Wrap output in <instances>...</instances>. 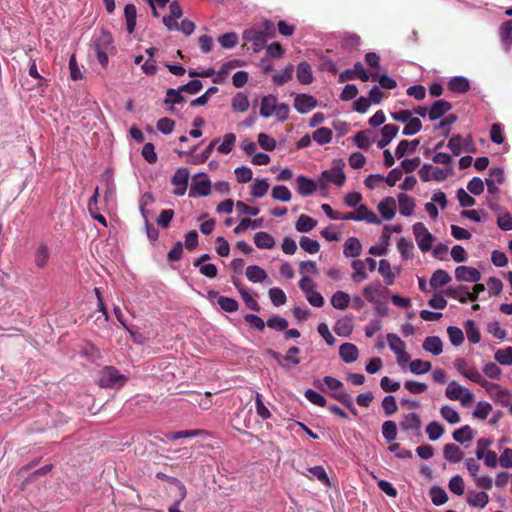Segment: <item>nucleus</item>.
Returning a JSON list of instances; mask_svg holds the SVG:
<instances>
[{
  "mask_svg": "<svg viewBox=\"0 0 512 512\" xmlns=\"http://www.w3.org/2000/svg\"><path fill=\"white\" fill-rule=\"evenodd\" d=\"M275 26L271 20H264L243 32V39L253 43L254 52L263 48L268 39L275 36Z\"/></svg>",
  "mask_w": 512,
  "mask_h": 512,
  "instance_id": "obj_1",
  "label": "nucleus"
},
{
  "mask_svg": "<svg viewBox=\"0 0 512 512\" xmlns=\"http://www.w3.org/2000/svg\"><path fill=\"white\" fill-rule=\"evenodd\" d=\"M127 380V377L120 374L119 371L112 366H105L101 371L98 384L103 388H120Z\"/></svg>",
  "mask_w": 512,
  "mask_h": 512,
  "instance_id": "obj_2",
  "label": "nucleus"
},
{
  "mask_svg": "<svg viewBox=\"0 0 512 512\" xmlns=\"http://www.w3.org/2000/svg\"><path fill=\"white\" fill-rule=\"evenodd\" d=\"M445 396L452 401H460L466 407L474 402V394L456 381H451L445 390Z\"/></svg>",
  "mask_w": 512,
  "mask_h": 512,
  "instance_id": "obj_3",
  "label": "nucleus"
},
{
  "mask_svg": "<svg viewBox=\"0 0 512 512\" xmlns=\"http://www.w3.org/2000/svg\"><path fill=\"white\" fill-rule=\"evenodd\" d=\"M206 298L213 306H219L223 311L233 313L238 310V302L229 297L220 295L215 290H208Z\"/></svg>",
  "mask_w": 512,
  "mask_h": 512,
  "instance_id": "obj_4",
  "label": "nucleus"
},
{
  "mask_svg": "<svg viewBox=\"0 0 512 512\" xmlns=\"http://www.w3.org/2000/svg\"><path fill=\"white\" fill-rule=\"evenodd\" d=\"M413 233L419 249L422 252H428L434 240L433 235L428 231L422 222H417L413 225Z\"/></svg>",
  "mask_w": 512,
  "mask_h": 512,
  "instance_id": "obj_5",
  "label": "nucleus"
},
{
  "mask_svg": "<svg viewBox=\"0 0 512 512\" xmlns=\"http://www.w3.org/2000/svg\"><path fill=\"white\" fill-rule=\"evenodd\" d=\"M343 167H344V163L340 160V161L336 162L331 169L322 171L321 180H320L321 186L322 187L325 186V184L322 182V180L334 183L338 186H342L346 180V176L343 171Z\"/></svg>",
  "mask_w": 512,
  "mask_h": 512,
  "instance_id": "obj_6",
  "label": "nucleus"
},
{
  "mask_svg": "<svg viewBox=\"0 0 512 512\" xmlns=\"http://www.w3.org/2000/svg\"><path fill=\"white\" fill-rule=\"evenodd\" d=\"M211 193V182L205 173H200L193 178L189 190V197L208 196Z\"/></svg>",
  "mask_w": 512,
  "mask_h": 512,
  "instance_id": "obj_7",
  "label": "nucleus"
},
{
  "mask_svg": "<svg viewBox=\"0 0 512 512\" xmlns=\"http://www.w3.org/2000/svg\"><path fill=\"white\" fill-rule=\"evenodd\" d=\"M188 181L189 170L185 167L178 168L171 179V183L176 187L173 194L183 196L187 191Z\"/></svg>",
  "mask_w": 512,
  "mask_h": 512,
  "instance_id": "obj_8",
  "label": "nucleus"
},
{
  "mask_svg": "<svg viewBox=\"0 0 512 512\" xmlns=\"http://www.w3.org/2000/svg\"><path fill=\"white\" fill-rule=\"evenodd\" d=\"M418 173L423 182H428L430 180L443 181L448 175L443 169L434 167L427 163L421 167Z\"/></svg>",
  "mask_w": 512,
  "mask_h": 512,
  "instance_id": "obj_9",
  "label": "nucleus"
},
{
  "mask_svg": "<svg viewBox=\"0 0 512 512\" xmlns=\"http://www.w3.org/2000/svg\"><path fill=\"white\" fill-rule=\"evenodd\" d=\"M355 78H359L363 82H367L370 79V75L365 71L360 62L355 63L352 69L342 71L338 81L342 83Z\"/></svg>",
  "mask_w": 512,
  "mask_h": 512,
  "instance_id": "obj_10",
  "label": "nucleus"
},
{
  "mask_svg": "<svg viewBox=\"0 0 512 512\" xmlns=\"http://www.w3.org/2000/svg\"><path fill=\"white\" fill-rule=\"evenodd\" d=\"M111 43V35L109 33L104 32L102 36L99 39H97L94 44L97 60L104 68L108 65V56L104 48L110 45Z\"/></svg>",
  "mask_w": 512,
  "mask_h": 512,
  "instance_id": "obj_11",
  "label": "nucleus"
},
{
  "mask_svg": "<svg viewBox=\"0 0 512 512\" xmlns=\"http://www.w3.org/2000/svg\"><path fill=\"white\" fill-rule=\"evenodd\" d=\"M318 105L315 97L308 94H298L294 99V108L301 114L308 113Z\"/></svg>",
  "mask_w": 512,
  "mask_h": 512,
  "instance_id": "obj_12",
  "label": "nucleus"
},
{
  "mask_svg": "<svg viewBox=\"0 0 512 512\" xmlns=\"http://www.w3.org/2000/svg\"><path fill=\"white\" fill-rule=\"evenodd\" d=\"M455 276L459 281L478 282L481 279L479 270L469 266H459L455 270Z\"/></svg>",
  "mask_w": 512,
  "mask_h": 512,
  "instance_id": "obj_13",
  "label": "nucleus"
},
{
  "mask_svg": "<svg viewBox=\"0 0 512 512\" xmlns=\"http://www.w3.org/2000/svg\"><path fill=\"white\" fill-rule=\"evenodd\" d=\"M377 208L383 219L391 220L396 214V201L391 196L385 197Z\"/></svg>",
  "mask_w": 512,
  "mask_h": 512,
  "instance_id": "obj_14",
  "label": "nucleus"
},
{
  "mask_svg": "<svg viewBox=\"0 0 512 512\" xmlns=\"http://www.w3.org/2000/svg\"><path fill=\"white\" fill-rule=\"evenodd\" d=\"M452 109V104L446 100L435 101L429 109V119L435 121Z\"/></svg>",
  "mask_w": 512,
  "mask_h": 512,
  "instance_id": "obj_15",
  "label": "nucleus"
},
{
  "mask_svg": "<svg viewBox=\"0 0 512 512\" xmlns=\"http://www.w3.org/2000/svg\"><path fill=\"white\" fill-rule=\"evenodd\" d=\"M339 355L346 364L354 363L359 356V350L352 343H344L339 347Z\"/></svg>",
  "mask_w": 512,
  "mask_h": 512,
  "instance_id": "obj_16",
  "label": "nucleus"
},
{
  "mask_svg": "<svg viewBox=\"0 0 512 512\" xmlns=\"http://www.w3.org/2000/svg\"><path fill=\"white\" fill-rule=\"evenodd\" d=\"M244 62L241 60L233 59L226 63H224L220 70L217 72L216 76L213 78V83L221 84L226 79L229 72L237 67L243 66Z\"/></svg>",
  "mask_w": 512,
  "mask_h": 512,
  "instance_id": "obj_17",
  "label": "nucleus"
},
{
  "mask_svg": "<svg viewBox=\"0 0 512 512\" xmlns=\"http://www.w3.org/2000/svg\"><path fill=\"white\" fill-rule=\"evenodd\" d=\"M296 184L297 191L302 196L312 195L317 189V185L314 180L303 175L297 177Z\"/></svg>",
  "mask_w": 512,
  "mask_h": 512,
  "instance_id": "obj_18",
  "label": "nucleus"
},
{
  "mask_svg": "<svg viewBox=\"0 0 512 512\" xmlns=\"http://www.w3.org/2000/svg\"><path fill=\"white\" fill-rule=\"evenodd\" d=\"M355 216L357 221H366L369 224L377 225L381 223L379 217L366 205H359L355 210Z\"/></svg>",
  "mask_w": 512,
  "mask_h": 512,
  "instance_id": "obj_19",
  "label": "nucleus"
},
{
  "mask_svg": "<svg viewBox=\"0 0 512 512\" xmlns=\"http://www.w3.org/2000/svg\"><path fill=\"white\" fill-rule=\"evenodd\" d=\"M277 101V97L272 94L264 96L260 103V115L264 118L271 117L275 112Z\"/></svg>",
  "mask_w": 512,
  "mask_h": 512,
  "instance_id": "obj_20",
  "label": "nucleus"
},
{
  "mask_svg": "<svg viewBox=\"0 0 512 512\" xmlns=\"http://www.w3.org/2000/svg\"><path fill=\"white\" fill-rule=\"evenodd\" d=\"M448 89L453 93L464 94L469 91V80L462 76H456L449 80Z\"/></svg>",
  "mask_w": 512,
  "mask_h": 512,
  "instance_id": "obj_21",
  "label": "nucleus"
},
{
  "mask_svg": "<svg viewBox=\"0 0 512 512\" xmlns=\"http://www.w3.org/2000/svg\"><path fill=\"white\" fill-rule=\"evenodd\" d=\"M400 427L404 431H419L421 427L420 417L412 412L403 416Z\"/></svg>",
  "mask_w": 512,
  "mask_h": 512,
  "instance_id": "obj_22",
  "label": "nucleus"
},
{
  "mask_svg": "<svg viewBox=\"0 0 512 512\" xmlns=\"http://www.w3.org/2000/svg\"><path fill=\"white\" fill-rule=\"evenodd\" d=\"M443 456L449 463L456 464L462 461L463 452L457 445L449 443L443 448Z\"/></svg>",
  "mask_w": 512,
  "mask_h": 512,
  "instance_id": "obj_23",
  "label": "nucleus"
},
{
  "mask_svg": "<svg viewBox=\"0 0 512 512\" xmlns=\"http://www.w3.org/2000/svg\"><path fill=\"white\" fill-rule=\"evenodd\" d=\"M422 347L426 352L435 356L440 355L443 351L442 340L438 336L426 337Z\"/></svg>",
  "mask_w": 512,
  "mask_h": 512,
  "instance_id": "obj_24",
  "label": "nucleus"
},
{
  "mask_svg": "<svg viewBox=\"0 0 512 512\" xmlns=\"http://www.w3.org/2000/svg\"><path fill=\"white\" fill-rule=\"evenodd\" d=\"M296 77L301 84H311L313 75L310 64L306 61L300 62L297 66Z\"/></svg>",
  "mask_w": 512,
  "mask_h": 512,
  "instance_id": "obj_25",
  "label": "nucleus"
},
{
  "mask_svg": "<svg viewBox=\"0 0 512 512\" xmlns=\"http://www.w3.org/2000/svg\"><path fill=\"white\" fill-rule=\"evenodd\" d=\"M399 212L403 216H411L414 212L415 202L412 197L405 193L398 195Z\"/></svg>",
  "mask_w": 512,
  "mask_h": 512,
  "instance_id": "obj_26",
  "label": "nucleus"
},
{
  "mask_svg": "<svg viewBox=\"0 0 512 512\" xmlns=\"http://www.w3.org/2000/svg\"><path fill=\"white\" fill-rule=\"evenodd\" d=\"M499 34L504 49L508 51L512 45V20L504 21L500 25Z\"/></svg>",
  "mask_w": 512,
  "mask_h": 512,
  "instance_id": "obj_27",
  "label": "nucleus"
},
{
  "mask_svg": "<svg viewBox=\"0 0 512 512\" xmlns=\"http://www.w3.org/2000/svg\"><path fill=\"white\" fill-rule=\"evenodd\" d=\"M466 500L471 507L484 508L489 502V495L484 491L469 492Z\"/></svg>",
  "mask_w": 512,
  "mask_h": 512,
  "instance_id": "obj_28",
  "label": "nucleus"
},
{
  "mask_svg": "<svg viewBox=\"0 0 512 512\" xmlns=\"http://www.w3.org/2000/svg\"><path fill=\"white\" fill-rule=\"evenodd\" d=\"M420 143L419 139H414L412 141L401 140L395 150V156L400 159L407 152L413 153L416 151L418 145Z\"/></svg>",
  "mask_w": 512,
  "mask_h": 512,
  "instance_id": "obj_29",
  "label": "nucleus"
},
{
  "mask_svg": "<svg viewBox=\"0 0 512 512\" xmlns=\"http://www.w3.org/2000/svg\"><path fill=\"white\" fill-rule=\"evenodd\" d=\"M480 290H446V295L461 302L473 301Z\"/></svg>",
  "mask_w": 512,
  "mask_h": 512,
  "instance_id": "obj_30",
  "label": "nucleus"
},
{
  "mask_svg": "<svg viewBox=\"0 0 512 512\" xmlns=\"http://www.w3.org/2000/svg\"><path fill=\"white\" fill-rule=\"evenodd\" d=\"M361 250V243L355 237L348 238L344 243L343 253L346 257H357L360 255Z\"/></svg>",
  "mask_w": 512,
  "mask_h": 512,
  "instance_id": "obj_31",
  "label": "nucleus"
},
{
  "mask_svg": "<svg viewBox=\"0 0 512 512\" xmlns=\"http://www.w3.org/2000/svg\"><path fill=\"white\" fill-rule=\"evenodd\" d=\"M453 439L458 443L470 442L474 438V431L469 425L456 429L452 434Z\"/></svg>",
  "mask_w": 512,
  "mask_h": 512,
  "instance_id": "obj_32",
  "label": "nucleus"
},
{
  "mask_svg": "<svg viewBox=\"0 0 512 512\" xmlns=\"http://www.w3.org/2000/svg\"><path fill=\"white\" fill-rule=\"evenodd\" d=\"M316 225L317 221L315 219L305 214H301L295 223V229L298 232L307 233L316 227Z\"/></svg>",
  "mask_w": 512,
  "mask_h": 512,
  "instance_id": "obj_33",
  "label": "nucleus"
},
{
  "mask_svg": "<svg viewBox=\"0 0 512 512\" xmlns=\"http://www.w3.org/2000/svg\"><path fill=\"white\" fill-rule=\"evenodd\" d=\"M331 397L345 405L352 412V414L357 415V410L349 393L343 390H336L331 393Z\"/></svg>",
  "mask_w": 512,
  "mask_h": 512,
  "instance_id": "obj_34",
  "label": "nucleus"
},
{
  "mask_svg": "<svg viewBox=\"0 0 512 512\" xmlns=\"http://www.w3.org/2000/svg\"><path fill=\"white\" fill-rule=\"evenodd\" d=\"M254 243L260 249H271L275 245L274 238L267 232H257L254 235Z\"/></svg>",
  "mask_w": 512,
  "mask_h": 512,
  "instance_id": "obj_35",
  "label": "nucleus"
},
{
  "mask_svg": "<svg viewBox=\"0 0 512 512\" xmlns=\"http://www.w3.org/2000/svg\"><path fill=\"white\" fill-rule=\"evenodd\" d=\"M300 350L298 347H290L286 355L283 357V361H279V365L282 367L296 366L301 362V359L297 356Z\"/></svg>",
  "mask_w": 512,
  "mask_h": 512,
  "instance_id": "obj_36",
  "label": "nucleus"
},
{
  "mask_svg": "<svg viewBox=\"0 0 512 512\" xmlns=\"http://www.w3.org/2000/svg\"><path fill=\"white\" fill-rule=\"evenodd\" d=\"M246 277L253 283L262 282L267 278V273L264 269L257 265H251L246 268Z\"/></svg>",
  "mask_w": 512,
  "mask_h": 512,
  "instance_id": "obj_37",
  "label": "nucleus"
},
{
  "mask_svg": "<svg viewBox=\"0 0 512 512\" xmlns=\"http://www.w3.org/2000/svg\"><path fill=\"white\" fill-rule=\"evenodd\" d=\"M450 281V275L446 271L438 269L433 273L430 279V286L431 288H440L447 285Z\"/></svg>",
  "mask_w": 512,
  "mask_h": 512,
  "instance_id": "obj_38",
  "label": "nucleus"
},
{
  "mask_svg": "<svg viewBox=\"0 0 512 512\" xmlns=\"http://www.w3.org/2000/svg\"><path fill=\"white\" fill-rule=\"evenodd\" d=\"M464 328L466 331L467 338L471 343L477 344L480 342V340H481L480 331H479V328L477 327L474 320H471V319L467 320L465 322Z\"/></svg>",
  "mask_w": 512,
  "mask_h": 512,
  "instance_id": "obj_39",
  "label": "nucleus"
},
{
  "mask_svg": "<svg viewBox=\"0 0 512 512\" xmlns=\"http://www.w3.org/2000/svg\"><path fill=\"white\" fill-rule=\"evenodd\" d=\"M49 257L50 253L48 246L46 244H40L35 253V265L38 268H44L48 263Z\"/></svg>",
  "mask_w": 512,
  "mask_h": 512,
  "instance_id": "obj_40",
  "label": "nucleus"
},
{
  "mask_svg": "<svg viewBox=\"0 0 512 512\" xmlns=\"http://www.w3.org/2000/svg\"><path fill=\"white\" fill-rule=\"evenodd\" d=\"M333 132L331 129L326 127L318 128L313 132L312 138L318 145H325L331 142Z\"/></svg>",
  "mask_w": 512,
  "mask_h": 512,
  "instance_id": "obj_41",
  "label": "nucleus"
},
{
  "mask_svg": "<svg viewBox=\"0 0 512 512\" xmlns=\"http://www.w3.org/2000/svg\"><path fill=\"white\" fill-rule=\"evenodd\" d=\"M444 432V427L437 421H432L426 426V433L431 441L440 439Z\"/></svg>",
  "mask_w": 512,
  "mask_h": 512,
  "instance_id": "obj_42",
  "label": "nucleus"
},
{
  "mask_svg": "<svg viewBox=\"0 0 512 512\" xmlns=\"http://www.w3.org/2000/svg\"><path fill=\"white\" fill-rule=\"evenodd\" d=\"M431 501L436 506H441L448 501V495L446 491L439 486H433L430 489Z\"/></svg>",
  "mask_w": 512,
  "mask_h": 512,
  "instance_id": "obj_43",
  "label": "nucleus"
},
{
  "mask_svg": "<svg viewBox=\"0 0 512 512\" xmlns=\"http://www.w3.org/2000/svg\"><path fill=\"white\" fill-rule=\"evenodd\" d=\"M231 107L235 112H245L249 108L248 97L243 93H237L232 98Z\"/></svg>",
  "mask_w": 512,
  "mask_h": 512,
  "instance_id": "obj_44",
  "label": "nucleus"
},
{
  "mask_svg": "<svg viewBox=\"0 0 512 512\" xmlns=\"http://www.w3.org/2000/svg\"><path fill=\"white\" fill-rule=\"evenodd\" d=\"M410 371L415 375H422L428 373L432 366L428 361L415 359L410 362Z\"/></svg>",
  "mask_w": 512,
  "mask_h": 512,
  "instance_id": "obj_45",
  "label": "nucleus"
},
{
  "mask_svg": "<svg viewBox=\"0 0 512 512\" xmlns=\"http://www.w3.org/2000/svg\"><path fill=\"white\" fill-rule=\"evenodd\" d=\"M350 301V296L343 292L342 290H338L332 297H331V304L336 309H345Z\"/></svg>",
  "mask_w": 512,
  "mask_h": 512,
  "instance_id": "obj_46",
  "label": "nucleus"
},
{
  "mask_svg": "<svg viewBox=\"0 0 512 512\" xmlns=\"http://www.w3.org/2000/svg\"><path fill=\"white\" fill-rule=\"evenodd\" d=\"M441 417L446 420L450 424H457L460 422L459 413L452 407L448 405H443L440 408Z\"/></svg>",
  "mask_w": 512,
  "mask_h": 512,
  "instance_id": "obj_47",
  "label": "nucleus"
},
{
  "mask_svg": "<svg viewBox=\"0 0 512 512\" xmlns=\"http://www.w3.org/2000/svg\"><path fill=\"white\" fill-rule=\"evenodd\" d=\"M300 247L309 254H316L320 250V244L317 240L307 236H302L299 241Z\"/></svg>",
  "mask_w": 512,
  "mask_h": 512,
  "instance_id": "obj_48",
  "label": "nucleus"
},
{
  "mask_svg": "<svg viewBox=\"0 0 512 512\" xmlns=\"http://www.w3.org/2000/svg\"><path fill=\"white\" fill-rule=\"evenodd\" d=\"M387 342L389 348L394 352V354H398L403 352L406 349L405 342L396 334L390 333L387 335Z\"/></svg>",
  "mask_w": 512,
  "mask_h": 512,
  "instance_id": "obj_49",
  "label": "nucleus"
},
{
  "mask_svg": "<svg viewBox=\"0 0 512 512\" xmlns=\"http://www.w3.org/2000/svg\"><path fill=\"white\" fill-rule=\"evenodd\" d=\"M379 273L383 276L386 285H392L394 283V274L390 263L382 259L379 262Z\"/></svg>",
  "mask_w": 512,
  "mask_h": 512,
  "instance_id": "obj_50",
  "label": "nucleus"
},
{
  "mask_svg": "<svg viewBox=\"0 0 512 512\" xmlns=\"http://www.w3.org/2000/svg\"><path fill=\"white\" fill-rule=\"evenodd\" d=\"M293 72H294L293 65H288L282 71L276 73L273 76V81L277 85H283L292 79Z\"/></svg>",
  "mask_w": 512,
  "mask_h": 512,
  "instance_id": "obj_51",
  "label": "nucleus"
},
{
  "mask_svg": "<svg viewBox=\"0 0 512 512\" xmlns=\"http://www.w3.org/2000/svg\"><path fill=\"white\" fill-rule=\"evenodd\" d=\"M494 359L501 365H512V347L497 350Z\"/></svg>",
  "mask_w": 512,
  "mask_h": 512,
  "instance_id": "obj_52",
  "label": "nucleus"
},
{
  "mask_svg": "<svg viewBox=\"0 0 512 512\" xmlns=\"http://www.w3.org/2000/svg\"><path fill=\"white\" fill-rule=\"evenodd\" d=\"M382 435L388 441L392 442L397 437V426L394 421H385L382 425Z\"/></svg>",
  "mask_w": 512,
  "mask_h": 512,
  "instance_id": "obj_53",
  "label": "nucleus"
},
{
  "mask_svg": "<svg viewBox=\"0 0 512 512\" xmlns=\"http://www.w3.org/2000/svg\"><path fill=\"white\" fill-rule=\"evenodd\" d=\"M236 142V135L234 133H227L223 142L217 147V151L221 154H228L232 151Z\"/></svg>",
  "mask_w": 512,
  "mask_h": 512,
  "instance_id": "obj_54",
  "label": "nucleus"
},
{
  "mask_svg": "<svg viewBox=\"0 0 512 512\" xmlns=\"http://www.w3.org/2000/svg\"><path fill=\"white\" fill-rule=\"evenodd\" d=\"M492 443L493 441L491 438L482 437L478 439L475 450V455L478 460H481L482 457H484L485 454L490 451L489 448L491 447Z\"/></svg>",
  "mask_w": 512,
  "mask_h": 512,
  "instance_id": "obj_55",
  "label": "nucleus"
},
{
  "mask_svg": "<svg viewBox=\"0 0 512 512\" xmlns=\"http://www.w3.org/2000/svg\"><path fill=\"white\" fill-rule=\"evenodd\" d=\"M458 117L455 114H448L436 126L435 130L442 129L444 137H448L451 131V125L457 121Z\"/></svg>",
  "mask_w": 512,
  "mask_h": 512,
  "instance_id": "obj_56",
  "label": "nucleus"
},
{
  "mask_svg": "<svg viewBox=\"0 0 512 512\" xmlns=\"http://www.w3.org/2000/svg\"><path fill=\"white\" fill-rule=\"evenodd\" d=\"M448 487L452 493L458 496L463 495L465 491L463 478L460 475L453 476L449 481Z\"/></svg>",
  "mask_w": 512,
  "mask_h": 512,
  "instance_id": "obj_57",
  "label": "nucleus"
},
{
  "mask_svg": "<svg viewBox=\"0 0 512 512\" xmlns=\"http://www.w3.org/2000/svg\"><path fill=\"white\" fill-rule=\"evenodd\" d=\"M447 334L453 346H459L464 341L463 331L456 326H449L447 329Z\"/></svg>",
  "mask_w": 512,
  "mask_h": 512,
  "instance_id": "obj_58",
  "label": "nucleus"
},
{
  "mask_svg": "<svg viewBox=\"0 0 512 512\" xmlns=\"http://www.w3.org/2000/svg\"><path fill=\"white\" fill-rule=\"evenodd\" d=\"M494 401L502 404L507 403L508 391L502 388L499 384L495 383L491 391L487 392Z\"/></svg>",
  "mask_w": 512,
  "mask_h": 512,
  "instance_id": "obj_59",
  "label": "nucleus"
},
{
  "mask_svg": "<svg viewBox=\"0 0 512 512\" xmlns=\"http://www.w3.org/2000/svg\"><path fill=\"white\" fill-rule=\"evenodd\" d=\"M352 268L354 270L352 274L354 282L359 283L366 278L367 275L365 273V262L362 260H354L352 262Z\"/></svg>",
  "mask_w": 512,
  "mask_h": 512,
  "instance_id": "obj_60",
  "label": "nucleus"
},
{
  "mask_svg": "<svg viewBox=\"0 0 512 512\" xmlns=\"http://www.w3.org/2000/svg\"><path fill=\"white\" fill-rule=\"evenodd\" d=\"M422 128V122L417 117H412L403 128V135L405 136H411L418 133Z\"/></svg>",
  "mask_w": 512,
  "mask_h": 512,
  "instance_id": "obj_61",
  "label": "nucleus"
},
{
  "mask_svg": "<svg viewBox=\"0 0 512 512\" xmlns=\"http://www.w3.org/2000/svg\"><path fill=\"white\" fill-rule=\"evenodd\" d=\"M272 197L275 200L288 202L291 200L292 195L290 190L286 186L278 185L272 189Z\"/></svg>",
  "mask_w": 512,
  "mask_h": 512,
  "instance_id": "obj_62",
  "label": "nucleus"
},
{
  "mask_svg": "<svg viewBox=\"0 0 512 512\" xmlns=\"http://www.w3.org/2000/svg\"><path fill=\"white\" fill-rule=\"evenodd\" d=\"M218 42L225 49H231L238 43V36L234 32L225 33L218 38Z\"/></svg>",
  "mask_w": 512,
  "mask_h": 512,
  "instance_id": "obj_63",
  "label": "nucleus"
},
{
  "mask_svg": "<svg viewBox=\"0 0 512 512\" xmlns=\"http://www.w3.org/2000/svg\"><path fill=\"white\" fill-rule=\"evenodd\" d=\"M491 410H492V406L490 403L485 402V401H480L477 403V405L473 411V416L475 418L484 420L488 417Z\"/></svg>",
  "mask_w": 512,
  "mask_h": 512,
  "instance_id": "obj_64",
  "label": "nucleus"
}]
</instances>
